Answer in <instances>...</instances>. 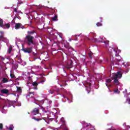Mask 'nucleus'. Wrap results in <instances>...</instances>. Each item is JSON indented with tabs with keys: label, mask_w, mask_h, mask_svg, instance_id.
Here are the masks:
<instances>
[{
	"label": "nucleus",
	"mask_w": 130,
	"mask_h": 130,
	"mask_svg": "<svg viewBox=\"0 0 130 130\" xmlns=\"http://www.w3.org/2000/svg\"><path fill=\"white\" fill-rule=\"evenodd\" d=\"M121 77H122V74L120 72L112 73L111 75V79L114 80V83L115 85H119L118 79H121Z\"/></svg>",
	"instance_id": "1"
},
{
	"label": "nucleus",
	"mask_w": 130,
	"mask_h": 130,
	"mask_svg": "<svg viewBox=\"0 0 130 130\" xmlns=\"http://www.w3.org/2000/svg\"><path fill=\"white\" fill-rule=\"evenodd\" d=\"M33 38L34 37L28 36L26 37V39L28 42V45H30L31 44H33Z\"/></svg>",
	"instance_id": "2"
},
{
	"label": "nucleus",
	"mask_w": 130,
	"mask_h": 130,
	"mask_svg": "<svg viewBox=\"0 0 130 130\" xmlns=\"http://www.w3.org/2000/svg\"><path fill=\"white\" fill-rule=\"evenodd\" d=\"M0 41H4V42L8 43V42H9V39H7V38H5L4 36L1 35L0 36Z\"/></svg>",
	"instance_id": "3"
},
{
	"label": "nucleus",
	"mask_w": 130,
	"mask_h": 130,
	"mask_svg": "<svg viewBox=\"0 0 130 130\" xmlns=\"http://www.w3.org/2000/svg\"><path fill=\"white\" fill-rule=\"evenodd\" d=\"M23 51L25 53H30L32 52V48H27L25 49H23Z\"/></svg>",
	"instance_id": "4"
},
{
	"label": "nucleus",
	"mask_w": 130,
	"mask_h": 130,
	"mask_svg": "<svg viewBox=\"0 0 130 130\" xmlns=\"http://www.w3.org/2000/svg\"><path fill=\"white\" fill-rule=\"evenodd\" d=\"M39 112V110H38V109L35 108L32 111L31 114L32 115H36V114H38Z\"/></svg>",
	"instance_id": "5"
},
{
	"label": "nucleus",
	"mask_w": 130,
	"mask_h": 130,
	"mask_svg": "<svg viewBox=\"0 0 130 130\" xmlns=\"http://www.w3.org/2000/svg\"><path fill=\"white\" fill-rule=\"evenodd\" d=\"M84 86H85L87 91H90L91 83H90L89 82H87L86 83H85Z\"/></svg>",
	"instance_id": "6"
},
{
	"label": "nucleus",
	"mask_w": 130,
	"mask_h": 130,
	"mask_svg": "<svg viewBox=\"0 0 130 130\" xmlns=\"http://www.w3.org/2000/svg\"><path fill=\"white\" fill-rule=\"evenodd\" d=\"M110 83H111V79H107L106 80V86H107V87H108V86H111V85H110Z\"/></svg>",
	"instance_id": "7"
},
{
	"label": "nucleus",
	"mask_w": 130,
	"mask_h": 130,
	"mask_svg": "<svg viewBox=\"0 0 130 130\" xmlns=\"http://www.w3.org/2000/svg\"><path fill=\"white\" fill-rule=\"evenodd\" d=\"M0 92L2 93V94H8L9 93V90L7 89H3L0 90Z\"/></svg>",
	"instance_id": "8"
},
{
	"label": "nucleus",
	"mask_w": 130,
	"mask_h": 130,
	"mask_svg": "<svg viewBox=\"0 0 130 130\" xmlns=\"http://www.w3.org/2000/svg\"><path fill=\"white\" fill-rule=\"evenodd\" d=\"M20 28H23L21 25V24L20 23H16L15 26V29H20Z\"/></svg>",
	"instance_id": "9"
},
{
	"label": "nucleus",
	"mask_w": 130,
	"mask_h": 130,
	"mask_svg": "<svg viewBox=\"0 0 130 130\" xmlns=\"http://www.w3.org/2000/svg\"><path fill=\"white\" fill-rule=\"evenodd\" d=\"M10 24L5 23L4 24V27H2V28H4L5 29H9V28H10Z\"/></svg>",
	"instance_id": "10"
},
{
	"label": "nucleus",
	"mask_w": 130,
	"mask_h": 130,
	"mask_svg": "<svg viewBox=\"0 0 130 130\" xmlns=\"http://www.w3.org/2000/svg\"><path fill=\"white\" fill-rule=\"evenodd\" d=\"M105 40H106L105 38H101H101H100L99 41L100 42H104V43H106Z\"/></svg>",
	"instance_id": "11"
},
{
	"label": "nucleus",
	"mask_w": 130,
	"mask_h": 130,
	"mask_svg": "<svg viewBox=\"0 0 130 130\" xmlns=\"http://www.w3.org/2000/svg\"><path fill=\"white\" fill-rule=\"evenodd\" d=\"M4 21H3V19H0V27H4Z\"/></svg>",
	"instance_id": "12"
},
{
	"label": "nucleus",
	"mask_w": 130,
	"mask_h": 130,
	"mask_svg": "<svg viewBox=\"0 0 130 130\" xmlns=\"http://www.w3.org/2000/svg\"><path fill=\"white\" fill-rule=\"evenodd\" d=\"M17 91L19 93H21V92L22 91V89L20 87H17Z\"/></svg>",
	"instance_id": "13"
},
{
	"label": "nucleus",
	"mask_w": 130,
	"mask_h": 130,
	"mask_svg": "<svg viewBox=\"0 0 130 130\" xmlns=\"http://www.w3.org/2000/svg\"><path fill=\"white\" fill-rule=\"evenodd\" d=\"M123 66H124V67H128L130 65V63L129 62H124L123 63Z\"/></svg>",
	"instance_id": "14"
},
{
	"label": "nucleus",
	"mask_w": 130,
	"mask_h": 130,
	"mask_svg": "<svg viewBox=\"0 0 130 130\" xmlns=\"http://www.w3.org/2000/svg\"><path fill=\"white\" fill-rule=\"evenodd\" d=\"M53 21H57V15H55L52 18Z\"/></svg>",
	"instance_id": "15"
},
{
	"label": "nucleus",
	"mask_w": 130,
	"mask_h": 130,
	"mask_svg": "<svg viewBox=\"0 0 130 130\" xmlns=\"http://www.w3.org/2000/svg\"><path fill=\"white\" fill-rule=\"evenodd\" d=\"M3 83H7L8 82V79L7 78H3L2 80Z\"/></svg>",
	"instance_id": "16"
},
{
	"label": "nucleus",
	"mask_w": 130,
	"mask_h": 130,
	"mask_svg": "<svg viewBox=\"0 0 130 130\" xmlns=\"http://www.w3.org/2000/svg\"><path fill=\"white\" fill-rule=\"evenodd\" d=\"M120 59H121V57L120 56H118V58L116 59V61H120Z\"/></svg>",
	"instance_id": "17"
},
{
	"label": "nucleus",
	"mask_w": 130,
	"mask_h": 130,
	"mask_svg": "<svg viewBox=\"0 0 130 130\" xmlns=\"http://www.w3.org/2000/svg\"><path fill=\"white\" fill-rule=\"evenodd\" d=\"M96 26L98 27H100V26H102V23H100V22H98L96 23Z\"/></svg>",
	"instance_id": "18"
},
{
	"label": "nucleus",
	"mask_w": 130,
	"mask_h": 130,
	"mask_svg": "<svg viewBox=\"0 0 130 130\" xmlns=\"http://www.w3.org/2000/svg\"><path fill=\"white\" fill-rule=\"evenodd\" d=\"M32 119H35V120H37V121H39V120H41L42 119L40 118H36L35 117L32 118Z\"/></svg>",
	"instance_id": "19"
},
{
	"label": "nucleus",
	"mask_w": 130,
	"mask_h": 130,
	"mask_svg": "<svg viewBox=\"0 0 130 130\" xmlns=\"http://www.w3.org/2000/svg\"><path fill=\"white\" fill-rule=\"evenodd\" d=\"M14 129V126L13 125H11L9 127V130H13Z\"/></svg>",
	"instance_id": "20"
},
{
	"label": "nucleus",
	"mask_w": 130,
	"mask_h": 130,
	"mask_svg": "<svg viewBox=\"0 0 130 130\" xmlns=\"http://www.w3.org/2000/svg\"><path fill=\"white\" fill-rule=\"evenodd\" d=\"M11 51H12V47L10 46V47H9V49H8V52H9V53H11Z\"/></svg>",
	"instance_id": "21"
},
{
	"label": "nucleus",
	"mask_w": 130,
	"mask_h": 130,
	"mask_svg": "<svg viewBox=\"0 0 130 130\" xmlns=\"http://www.w3.org/2000/svg\"><path fill=\"white\" fill-rule=\"evenodd\" d=\"M69 45H70V44H69V43H68L67 45H66V44H64V46L66 48H69Z\"/></svg>",
	"instance_id": "22"
},
{
	"label": "nucleus",
	"mask_w": 130,
	"mask_h": 130,
	"mask_svg": "<svg viewBox=\"0 0 130 130\" xmlns=\"http://www.w3.org/2000/svg\"><path fill=\"white\" fill-rule=\"evenodd\" d=\"M114 93H116L117 94H119V91H118V89H116L114 91Z\"/></svg>",
	"instance_id": "23"
},
{
	"label": "nucleus",
	"mask_w": 130,
	"mask_h": 130,
	"mask_svg": "<svg viewBox=\"0 0 130 130\" xmlns=\"http://www.w3.org/2000/svg\"><path fill=\"white\" fill-rule=\"evenodd\" d=\"M37 85H38V83H37L36 82H34V83H32V85H33V86H37Z\"/></svg>",
	"instance_id": "24"
},
{
	"label": "nucleus",
	"mask_w": 130,
	"mask_h": 130,
	"mask_svg": "<svg viewBox=\"0 0 130 130\" xmlns=\"http://www.w3.org/2000/svg\"><path fill=\"white\" fill-rule=\"evenodd\" d=\"M60 121H61V122H64V118H63V117H62L60 119Z\"/></svg>",
	"instance_id": "25"
},
{
	"label": "nucleus",
	"mask_w": 130,
	"mask_h": 130,
	"mask_svg": "<svg viewBox=\"0 0 130 130\" xmlns=\"http://www.w3.org/2000/svg\"><path fill=\"white\" fill-rule=\"evenodd\" d=\"M89 124H88L87 123H86V122H84V126H88V125H89Z\"/></svg>",
	"instance_id": "26"
},
{
	"label": "nucleus",
	"mask_w": 130,
	"mask_h": 130,
	"mask_svg": "<svg viewBox=\"0 0 130 130\" xmlns=\"http://www.w3.org/2000/svg\"><path fill=\"white\" fill-rule=\"evenodd\" d=\"M3 129V124L1 123L0 124V130Z\"/></svg>",
	"instance_id": "27"
},
{
	"label": "nucleus",
	"mask_w": 130,
	"mask_h": 130,
	"mask_svg": "<svg viewBox=\"0 0 130 130\" xmlns=\"http://www.w3.org/2000/svg\"><path fill=\"white\" fill-rule=\"evenodd\" d=\"M32 94L33 95H34V92H30L29 93V95H28L29 97H32V96H31V94Z\"/></svg>",
	"instance_id": "28"
},
{
	"label": "nucleus",
	"mask_w": 130,
	"mask_h": 130,
	"mask_svg": "<svg viewBox=\"0 0 130 130\" xmlns=\"http://www.w3.org/2000/svg\"><path fill=\"white\" fill-rule=\"evenodd\" d=\"M115 51L116 52V53H118H118H119V52H120V50H118L117 51L115 50Z\"/></svg>",
	"instance_id": "29"
},
{
	"label": "nucleus",
	"mask_w": 130,
	"mask_h": 130,
	"mask_svg": "<svg viewBox=\"0 0 130 130\" xmlns=\"http://www.w3.org/2000/svg\"><path fill=\"white\" fill-rule=\"evenodd\" d=\"M88 54H89L90 57H92V53H89Z\"/></svg>",
	"instance_id": "30"
},
{
	"label": "nucleus",
	"mask_w": 130,
	"mask_h": 130,
	"mask_svg": "<svg viewBox=\"0 0 130 130\" xmlns=\"http://www.w3.org/2000/svg\"><path fill=\"white\" fill-rule=\"evenodd\" d=\"M123 93H127V90L126 89H125V91H124Z\"/></svg>",
	"instance_id": "31"
},
{
	"label": "nucleus",
	"mask_w": 130,
	"mask_h": 130,
	"mask_svg": "<svg viewBox=\"0 0 130 130\" xmlns=\"http://www.w3.org/2000/svg\"><path fill=\"white\" fill-rule=\"evenodd\" d=\"M11 78H14L15 77V76L12 75V74H11Z\"/></svg>",
	"instance_id": "32"
},
{
	"label": "nucleus",
	"mask_w": 130,
	"mask_h": 130,
	"mask_svg": "<svg viewBox=\"0 0 130 130\" xmlns=\"http://www.w3.org/2000/svg\"><path fill=\"white\" fill-rule=\"evenodd\" d=\"M123 126H125V125H126V124H125V123H124L123 124Z\"/></svg>",
	"instance_id": "33"
},
{
	"label": "nucleus",
	"mask_w": 130,
	"mask_h": 130,
	"mask_svg": "<svg viewBox=\"0 0 130 130\" xmlns=\"http://www.w3.org/2000/svg\"><path fill=\"white\" fill-rule=\"evenodd\" d=\"M0 33H1V34H2V35H3V34H4L3 31H0Z\"/></svg>",
	"instance_id": "34"
},
{
	"label": "nucleus",
	"mask_w": 130,
	"mask_h": 130,
	"mask_svg": "<svg viewBox=\"0 0 130 130\" xmlns=\"http://www.w3.org/2000/svg\"><path fill=\"white\" fill-rule=\"evenodd\" d=\"M18 4H22V2H20V1H19V2H18Z\"/></svg>",
	"instance_id": "35"
},
{
	"label": "nucleus",
	"mask_w": 130,
	"mask_h": 130,
	"mask_svg": "<svg viewBox=\"0 0 130 130\" xmlns=\"http://www.w3.org/2000/svg\"><path fill=\"white\" fill-rule=\"evenodd\" d=\"M14 11H15V12H17V9H14Z\"/></svg>",
	"instance_id": "36"
},
{
	"label": "nucleus",
	"mask_w": 130,
	"mask_h": 130,
	"mask_svg": "<svg viewBox=\"0 0 130 130\" xmlns=\"http://www.w3.org/2000/svg\"><path fill=\"white\" fill-rule=\"evenodd\" d=\"M34 89H35V90H37V87H34Z\"/></svg>",
	"instance_id": "37"
},
{
	"label": "nucleus",
	"mask_w": 130,
	"mask_h": 130,
	"mask_svg": "<svg viewBox=\"0 0 130 130\" xmlns=\"http://www.w3.org/2000/svg\"><path fill=\"white\" fill-rule=\"evenodd\" d=\"M69 41H72V39H70L69 40Z\"/></svg>",
	"instance_id": "38"
},
{
	"label": "nucleus",
	"mask_w": 130,
	"mask_h": 130,
	"mask_svg": "<svg viewBox=\"0 0 130 130\" xmlns=\"http://www.w3.org/2000/svg\"><path fill=\"white\" fill-rule=\"evenodd\" d=\"M116 56H118V55H117V54L115 55Z\"/></svg>",
	"instance_id": "39"
},
{
	"label": "nucleus",
	"mask_w": 130,
	"mask_h": 130,
	"mask_svg": "<svg viewBox=\"0 0 130 130\" xmlns=\"http://www.w3.org/2000/svg\"><path fill=\"white\" fill-rule=\"evenodd\" d=\"M128 126V127H130V126Z\"/></svg>",
	"instance_id": "40"
},
{
	"label": "nucleus",
	"mask_w": 130,
	"mask_h": 130,
	"mask_svg": "<svg viewBox=\"0 0 130 130\" xmlns=\"http://www.w3.org/2000/svg\"><path fill=\"white\" fill-rule=\"evenodd\" d=\"M71 66H72V63H71Z\"/></svg>",
	"instance_id": "41"
},
{
	"label": "nucleus",
	"mask_w": 130,
	"mask_h": 130,
	"mask_svg": "<svg viewBox=\"0 0 130 130\" xmlns=\"http://www.w3.org/2000/svg\"><path fill=\"white\" fill-rule=\"evenodd\" d=\"M45 120V119H44Z\"/></svg>",
	"instance_id": "42"
}]
</instances>
